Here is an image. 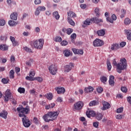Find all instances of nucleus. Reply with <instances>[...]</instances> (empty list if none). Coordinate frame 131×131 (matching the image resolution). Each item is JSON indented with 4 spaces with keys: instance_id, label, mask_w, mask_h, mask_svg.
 <instances>
[{
    "instance_id": "obj_1",
    "label": "nucleus",
    "mask_w": 131,
    "mask_h": 131,
    "mask_svg": "<svg viewBox=\"0 0 131 131\" xmlns=\"http://www.w3.org/2000/svg\"><path fill=\"white\" fill-rule=\"evenodd\" d=\"M120 63H117L115 59L113 60V65L117 67V71L118 73H121L122 70L126 69L127 67V63L125 58L120 59Z\"/></svg>"
},
{
    "instance_id": "obj_2",
    "label": "nucleus",
    "mask_w": 131,
    "mask_h": 131,
    "mask_svg": "<svg viewBox=\"0 0 131 131\" xmlns=\"http://www.w3.org/2000/svg\"><path fill=\"white\" fill-rule=\"evenodd\" d=\"M59 115L58 112H49L43 116V119L45 122H50L56 119Z\"/></svg>"
},
{
    "instance_id": "obj_3",
    "label": "nucleus",
    "mask_w": 131,
    "mask_h": 131,
    "mask_svg": "<svg viewBox=\"0 0 131 131\" xmlns=\"http://www.w3.org/2000/svg\"><path fill=\"white\" fill-rule=\"evenodd\" d=\"M9 100H11V102L13 104V105H16L17 104V101H16V99H14L13 98V96L11 95V92H10V90H7L5 92V96H4V101L5 102H9Z\"/></svg>"
},
{
    "instance_id": "obj_4",
    "label": "nucleus",
    "mask_w": 131,
    "mask_h": 131,
    "mask_svg": "<svg viewBox=\"0 0 131 131\" xmlns=\"http://www.w3.org/2000/svg\"><path fill=\"white\" fill-rule=\"evenodd\" d=\"M94 22V23H96L98 24L100 23V22H103V19L97 18V17H94L93 18H87L83 23V25H82L83 27H85V25H90L92 22Z\"/></svg>"
},
{
    "instance_id": "obj_5",
    "label": "nucleus",
    "mask_w": 131,
    "mask_h": 131,
    "mask_svg": "<svg viewBox=\"0 0 131 131\" xmlns=\"http://www.w3.org/2000/svg\"><path fill=\"white\" fill-rule=\"evenodd\" d=\"M18 116H19V117H23L22 118V122L25 127H29V126L31 125V123H30V120H29L28 117L26 116V115L21 114V113H19Z\"/></svg>"
},
{
    "instance_id": "obj_6",
    "label": "nucleus",
    "mask_w": 131,
    "mask_h": 131,
    "mask_svg": "<svg viewBox=\"0 0 131 131\" xmlns=\"http://www.w3.org/2000/svg\"><path fill=\"white\" fill-rule=\"evenodd\" d=\"M16 110L18 113H21V114H23V115H25V114H29V112H30L29 106H27L26 107H23V106H21L17 107Z\"/></svg>"
},
{
    "instance_id": "obj_7",
    "label": "nucleus",
    "mask_w": 131,
    "mask_h": 131,
    "mask_svg": "<svg viewBox=\"0 0 131 131\" xmlns=\"http://www.w3.org/2000/svg\"><path fill=\"white\" fill-rule=\"evenodd\" d=\"M44 41L43 39H40L34 42V46L36 49L40 50L43 47Z\"/></svg>"
},
{
    "instance_id": "obj_8",
    "label": "nucleus",
    "mask_w": 131,
    "mask_h": 131,
    "mask_svg": "<svg viewBox=\"0 0 131 131\" xmlns=\"http://www.w3.org/2000/svg\"><path fill=\"white\" fill-rule=\"evenodd\" d=\"M83 107V102L82 101H78L74 105L73 109L74 110L79 111L82 109Z\"/></svg>"
},
{
    "instance_id": "obj_9",
    "label": "nucleus",
    "mask_w": 131,
    "mask_h": 131,
    "mask_svg": "<svg viewBox=\"0 0 131 131\" xmlns=\"http://www.w3.org/2000/svg\"><path fill=\"white\" fill-rule=\"evenodd\" d=\"M49 70L52 75H55L57 73V71H58V68L56 66L51 64L49 67Z\"/></svg>"
},
{
    "instance_id": "obj_10",
    "label": "nucleus",
    "mask_w": 131,
    "mask_h": 131,
    "mask_svg": "<svg viewBox=\"0 0 131 131\" xmlns=\"http://www.w3.org/2000/svg\"><path fill=\"white\" fill-rule=\"evenodd\" d=\"M103 45H104V41L98 38L96 39L93 41L94 47H102V46H103Z\"/></svg>"
},
{
    "instance_id": "obj_11",
    "label": "nucleus",
    "mask_w": 131,
    "mask_h": 131,
    "mask_svg": "<svg viewBox=\"0 0 131 131\" xmlns=\"http://www.w3.org/2000/svg\"><path fill=\"white\" fill-rule=\"evenodd\" d=\"M34 75H35V72L31 71L29 73V76H27L26 79L30 81H33V80H35L36 79L35 78H33L34 77Z\"/></svg>"
},
{
    "instance_id": "obj_12",
    "label": "nucleus",
    "mask_w": 131,
    "mask_h": 131,
    "mask_svg": "<svg viewBox=\"0 0 131 131\" xmlns=\"http://www.w3.org/2000/svg\"><path fill=\"white\" fill-rule=\"evenodd\" d=\"M44 11H46V7L38 6L35 12V16H38L40 13V12H44Z\"/></svg>"
},
{
    "instance_id": "obj_13",
    "label": "nucleus",
    "mask_w": 131,
    "mask_h": 131,
    "mask_svg": "<svg viewBox=\"0 0 131 131\" xmlns=\"http://www.w3.org/2000/svg\"><path fill=\"white\" fill-rule=\"evenodd\" d=\"M74 67V65L72 62L67 64L64 67V72H69Z\"/></svg>"
},
{
    "instance_id": "obj_14",
    "label": "nucleus",
    "mask_w": 131,
    "mask_h": 131,
    "mask_svg": "<svg viewBox=\"0 0 131 131\" xmlns=\"http://www.w3.org/2000/svg\"><path fill=\"white\" fill-rule=\"evenodd\" d=\"M102 105H103V107H101V110H103V111L107 110V109H109L111 107L110 103L106 101H103L102 102Z\"/></svg>"
},
{
    "instance_id": "obj_15",
    "label": "nucleus",
    "mask_w": 131,
    "mask_h": 131,
    "mask_svg": "<svg viewBox=\"0 0 131 131\" xmlns=\"http://www.w3.org/2000/svg\"><path fill=\"white\" fill-rule=\"evenodd\" d=\"M55 90L58 95H60V94H64L65 93V88L63 87H58L55 88Z\"/></svg>"
},
{
    "instance_id": "obj_16",
    "label": "nucleus",
    "mask_w": 131,
    "mask_h": 131,
    "mask_svg": "<svg viewBox=\"0 0 131 131\" xmlns=\"http://www.w3.org/2000/svg\"><path fill=\"white\" fill-rule=\"evenodd\" d=\"M73 53H74L76 55H83V50H79V49H76L75 48H73L72 49Z\"/></svg>"
},
{
    "instance_id": "obj_17",
    "label": "nucleus",
    "mask_w": 131,
    "mask_h": 131,
    "mask_svg": "<svg viewBox=\"0 0 131 131\" xmlns=\"http://www.w3.org/2000/svg\"><path fill=\"white\" fill-rule=\"evenodd\" d=\"M86 115L87 117L90 118L91 116L94 117L95 115H96V113L94 111H88L86 112Z\"/></svg>"
},
{
    "instance_id": "obj_18",
    "label": "nucleus",
    "mask_w": 131,
    "mask_h": 131,
    "mask_svg": "<svg viewBox=\"0 0 131 131\" xmlns=\"http://www.w3.org/2000/svg\"><path fill=\"white\" fill-rule=\"evenodd\" d=\"M63 54L64 55L65 57H69L70 56H72V52L71 51L68 49H66L63 51Z\"/></svg>"
},
{
    "instance_id": "obj_19",
    "label": "nucleus",
    "mask_w": 131,
    "mask_h": 131,
    "mask_svg": "<svg viewBox=\"0 0 131 131\" xmlns=\"http://www.w3.org/2000/svg\"><path fill=\"white\" fill-rule=\"evenodd\" d=\"M125 34L127 35V39L128 40H131V30H124Z\"/></svg>"
},
{
    "instance_id": "obj_20",
    "label": "nucleus",
    "mask_w": 131,
    "mask_h": 131,
    "mask_svg": "<svg viewBox=\"0 0 131 131\" xmlns=\"http://www.w3.org/2000/svg\"><path fill=\"white\" fill-rule=\"evenodd\" d=\"M0 117L4 119H7L8 117V112L4 111L2 113H0Z\"/></svg>"
},
{
    "instance_id": "obj_21",
    "label": "nucleus",
    "mask_w": 131,
    "mask_h": 131,
    "mask_svg": "<svg viewBox=\"0 0 131 131\" xmlns=\"http://www.w3.org/2000/svg\"><path fill=\"white\" fill-rule=\"evenodd\" d=\"M105 32L104 29H101L97 31V34L98 36H104L105 35Z\"/></svg>"
},
{
    "instance_id": "obj_22",
    "label": "nucleus",
    "mask_w": 131,
    "mask_h": 131,
    "mask_svg": "<svg viewBox=\"0 0 131 131\" xmlns=\"http://www.w3.org/2000/svg\"><path fill=\"white\" fill-rule=\"evenodd\" d=\"M10 18L12 20H17V18H18V14L16 12H13L10 15Z\"/></svg>"
},
{
    "instance_id": "obj_23",
    "label": "nucleus",
    "mask_w": 131,
    "mask_h": 131,
    "mask_svg": "<svg viewBox=\"0 0 131 131\" xmlns=\"http://www.w3.org/2000/svg\"><path fill=\"white\" fill-rule=\"evenodd\" d=\"M118 49H119V45L117 43L113 44V45H112L111 48V50H112V51H114V50L116 51V50H118Z\"/></svg>"
},
{
    "instance_id": "obj_24",
    "label": "nucleus",
    "mask_w": 131,
    "mask_h": 131,
    "mask_svg": "<svg viewBox=\"0 0 131 131\" xmlns=\"http://www.w3.org/2000/svg\"><path fill=\"white\" fill-rule=\"evenodd\" d=\"M68 16L69 18H75V17H76V15L73 11L68 12Z\"/></svg>"
},
{
    "instance_id": "obj_25",
    "label": "nucleus",
    "mask_w": 131,
    "mask_h": 131,
    "mask_svg": "<svg viewBox=\"0 0 131 131\" xmlns=\"http://www.w3.org/2000/svg\"><path fill=\"white\" fill-rule=\"evenodd\" d=\"M53 16L54 18H55L56 20H59V19H60V15H59L58 11L54 12Z\"/></svg>"
},
{
    "instance_id": "obj_26",
    "label": "nucleus",
    "mask_w": 131,
    "mask_h": 131,
    "mask_svg": "<svg viewBox=\"0 0 131 131\" xmlns=\"http://www.w3.org/2000/svg\"><path fill=\"white\" fill-rule=\"evenodd\" d=\"M97 105H99V101L96 100L92 101L89 103L90 106H97Z\"/></svg>"
},
{
    "instance_id": "obj_27",
    "label": "nucleus",
    "mask_w": 131,
    "mask_h": 131,
    "mask_svg": "<svg viewBox=\"0 0 131 131\" xmlns=\"http://www.w3.org/2000/svg\"><path fill=\"white\" fill-rule=\"evenodd\" d=\"M8 24L11 27L16 26L18 24V22L10 20L8 21Z\"/></svg>"
},
{
    "instance_id": "obj_28",
    "label": "nucleus",
    "mask_w": 131,
    "mask_h": 131,
    "mask_svg": "<svg viewBox=\"0 0 131 131\" xmlns=\"http://www.w3.org/2000/svg\"><path fill=\"white\" fill-rule=\"evenodd\" d=\"M96 118L97 119V120H101L102 118H103V115H102L100 113H98L96 115Z\"/></svg>"
},
{
    "instance_id": "obj_29",
    "label": "nucleus",
    "mask_w": 131,
    "mask_h": 131,
    "mask_svg": "<svg viewBox=\"0 0 131 131\" xmlns=\"http://www.w3.org/2000/svg\"><path fill=\"white\" fill-rule=\"evenodd\" d=\"M0 50L2 51H8V46L6 45H0Z\"/></svg>"
},
{
    "instance_id": "obj_30",
    "label": "nucleus",
    "mask_w": 131,
    "mask_h": 131,
    "mask_svg": "<svg viewBox=\"0 0 131 131\" xmlns=\"http://www.w3.org/2000/svg\"><path fill=\"white\" fill-rule=\"evenodd\" d=\"M68 20L69 23L70 24V25H72V26H74V25H75V23L71 18L68 17Z\"/></svg>"
},
{
    "instance_id": "obj_31",
    "label": "nucleus",
    "mask_w": 131,
    "mask_h": 131,
    "mask_svg": "<svg viewBox=\"0 0 131 131\" xmlns=\"http://www.w3.org/2000/svg\"><path fill=\"white\" fill-rule=\"evenodd\" d=\"M106 65L108 71H111V68H112V66H111V62H110V61H107Z\"/></svg>"
},
{
    "instance_id": "obj_32",
    "label": "nucleus",
    "mask_w": 131,
    "mask_h": 131,
    "mask_svg": "<svg viewBox=\"0 0 131 131\" xmlns=\"http://www.w3.org/2000/svg\"><path fill=\"white\" fill-rule=\"evenodd\" d=\"M100 80L101 82L105 83V82H107L108 79L105 76H103L100 78Z\"/></svg>"
},
{
    "instance_id": "obj_33",
    "label": "nucleus",
    "mask_w": 131,
    "mask_h": 131,
    "mask_svg": "<svg viewBox=\"0 0 131 131\" xmlns=\"http://www.w3.org/2000/svg\"><path fill=\"white\" fill-rule=\"evenodd\" d=\"M76 38V33H73L71 35V41L73 42V43H74V39Z\"/></svg>"
},
{
    "instance_id": "obj_34",
    "label": "nucleus",
    "mask_w": 131,
    "mask_h": 131,
    "mask_svg": "<svg viewBox=\"0 0 131 131\" xmlns=\"http://www.w3.org/2000/svg\"><path fill=\"white\" fill-rule=\"evenodd\" d=\"M95 13H96V16L97 17H100V9L98 8H96L95 9Z\"/></svg>"
},
{
    "instance_id": "obj_35",
    "label": "nucleus",
    "mask_w": 131,
    "mask_h": 131,
    "mask_svg": "<svg viewBox=\"0 0 131 131\" xmlns=\"http://www.w3.org/2000/svg\"><path fill=\"white\" fill-rule=\"evenodd\" d=\"M121 12L122 13L121 15H120L121 18H124V16L126 14V10H124V9H122L121 10Z\"/></svg>"
},
{
    "instance_id": "obj_36",
    "label": "nucleus",
    "mask_w": 131,
    "mask_h": 131,
    "mask_svg": "<svg viewBox=\"0 0 131 131\" xmlns=\"http://www.w3.org/2000/svg\"><path fill=\"white\" fill-rule=\"evenodd\" d=\"M18 93H20V94H25V89L20 87L18 89Z\"/></svg>"
},
{
    "instance_id": "obj_37",
    "label": "nucleus",
    "mask_w": 131,
    "mask_h": 131,
    "mask_svg": "<svg viewBox=\"0 0 131 131\" xmlns=\"http://www.w3.org/2000/svg\"><path fill=\"white\" fill-rule=\"evenodd\" d=\"M14 74H15V72H14V70H11L10 72V78H14V77H15Z\"/></svg>"
},
{
    "instance_id": "obj_38",
    "label": "nucleus",
    "mask_w": 131,
    "mask_h": 131,
    "mask_svg": "<svg viewBox=\"0 0 131 131\" xmlns=\"http://www.w3.org/2000/svg\"><path fill=\"white\" fill-rule=\"evenodd\" d=\"M46 98L48 99V100H52V99H53V94L50 93L49 94H47V96H46Z\"/></svg>"
},
{
    "instance_id": "obj_39",
    "label": "nucleus",
    "mask_w": 131,
    "mask_h": 131,
    "mask_svg": "<svg viewBox=\"0 0 131 131\" xmlns=\"http://www.w3.org/2000/svg\"><path fill=\"white\" fill-rule=\"evenodd\" d=\"M66 32L68 35H70V34L73 32V29L71 28H68L66 30Z\"/></svg>"
},
{
    "instance_id": "obj_40",
    "label": "nucleus",
    "mask_w": 131,
    "mask_h": 131,
    "mask_svg": "<svg viewBox=\"0 0 131 131\" xmlns=\"http://www.w3.org/2000/svg\"><path fill=\"white\" fill-rule=\"evenodd\" d=\"M124 24L125 25H128V24H130V19L128 18L125 19Z\"/></svg>"
},
{
    "instance_id": "obj_41",
    "label": "nucleus",
    "mask_w": 131,
    "mask_h": 131,
    "mask_svg": "<svg viewBox=\"0 0 131 131\" xmlns=\"http://www.w3.org/2000/svg\"><path fill=\"white\" fill-rule=\"evenodd\" d=\"M55 41L60 42V41H62V38L61 37H56L55 38Z\"/></svg>"
},
{
    "instance_id": "obj_42",
    "label": "nucleus",
    "mask_w": 131,
    "mask_h": 131,
    "mask_svg": "<svg viewBox=\"0 0 131 131\" xmlns=\"http://www.w3.org/2000/svg\"><path fill=\"white\" fill-rule=\"evenodd\" d=\"M121 91L123 92V93H127V88L125 86H122L121 88Z\"/></svg>"
},
{
    "instance_id": "obj_43",
    "label": "nucleus",
    "mask_w": 131,
    "mask_h": 131,
    "mask_svg": "<svg viewBox=\"0 0 131 131\" xmlns=\"http://www.w3.org/2000/svg\"><path fill=\"white\" fill-rule=\"evenodd\" d=\"M97 93H99V94H101L103 92V88L102 87H98L97 89Z\"/></svg>"
},
{
    "instance_id": "obj_44",
    "label": "nucleus",
    "mask_w": 131,
    "mask_h": 131,
    "mask_svg": "<svg viewBox=\"0 0 131 131\" xmlns=\"http://www.w3.org/2000/svg\"><path fill=\"white\" fill-rule=\"evenodd\" d=\"M24 50H25L26 52H28V53H32V51L27 47H24Z\"/></svg>"
},
{
    "instance_id": "obj_45",
    "label": "nucleus",
    "mask_w": 131,
    "mask_h": 131,
    "mask_svg": "<svg viewBox=\"0 0 131 131\" xmlns=\"http://www.w3.org/2000/svg\"><path fill=\"white\" fill-rule=\"evenodd\" d=\"M6 24L5 19H0V26H4Z\"/></svg>"
},
{
    "instance_id": "obj_46",
    "label": "nucleus",
    "mask_w": 131,
    "mask_h": 131,
    "mask_svg": "<svg viewBox=\"0 0 131 131\" xmlns=\"http://www.w3.org/2000/svg\"><path fill=\"white\" fill-rule=\"evenodd\" d=\"M29 93L31 95H35V94H36V91H35V89H33L32 90H31L29 91Z\"/></svg>"
},
{
    "instance_id": "obj_47",
    "label": "nucleus",
    "mask_w": 131,
    "mask_h": 131,
    "mask_svg": "<svg viewBox=\"0 0 131 131\" xmlns=\"http://www.w3.org/2000/svg\"><path fill=\"white\" fill-rule=\"evenodd\" d=\"M61 46H67L68 45V42L66 40H62L61 42Z\"/></svg>"
},
{
    "instance_id": "obj_48",
    "label": "nucleus",
    "mask_w": 131,
    "mask_h": 131,
    "mask_svg": "<svg viewBox=\"0 0 131 131\" xmlns=\"http://www.w3.org/2000/svg\"><path fill=\"white\" fill-rule=\"evenodd\" d=\"M123 111V107H120L117 110V113H121Z\"/></svg>"
},
{
    "instance_id": "obj_49",
    "label": "nucleus",
    "mask_w": 131,
    "mask_h": 131,
    "mask_svg": "<svg viewBox=\"0 0 131 131\" xmlns=\"http://www.w3.org/2000/svg\"><path fill=\"white\" fill-rule=\"evenodd\" d=\"M114 83H115V82L114 80H109V84L111 85V86H114Z\"/></svg>"
},
{
    "instance_id": "obj_50",
    "label": "nucleus",
    "mask_w": 131,
    "mask_h": 131,
    "mask_svg": "<svg viewBox=\"0 0 131 131\" xmlns=\"http://www.w3.org/2000/svg\"><path fill=\"white\" fill-rule=\"evenodd\" d=\"M106 21L107 22H110V23H114V21L113 20V19L109 17H106Z\"/></svg>"
},
{
    "instance_id": "obj_51",
    "label": "nucleus",
    "mask_w": 131,
    "mask_h": 131,
    "mask_svg": "<svg viewBox=\"0 0 131 131\" xmlns=\"http://www.w3.org/2000/svg\"><path fill=\"white\" fill-rule=\"evenodd\" d=\"M93 126H94V127H96V128H98V127L99 126V122H94Z\"/></svg>"
},
{
    "instance_id": "obj_52",
    "label": "nucleus",
    "mask_w": 131,
    "mask_h": 131,
    "mask_svg": "<svg viewBox=\"0 0 131 131\" xmlns=\"http://www.w3.org/2000/svg\"><path fill=\"white\" fill-rule=\"evenodd\" d=\"M2 82H3V83L6 84L8 83V82H9V81L6 78H3L2 79Z\"/></svg>"
},
{
    "instance_id": "obj_53",
    "label": "nucleus",
    "mask_w": 131,
    "mask_h": 131,
    "mask_svg": "<svg viewBox=\"0 0 131 131\" xmlns=\"http://www.w3.org/2000/svg\"><path fill=\"white\" fill-rule=\"evenodd\" d=\"M112 18L113 21H116V20L117 19V16H116V15L114 14L112 15Z\"/></svg>"
},
{
    "instance_id": "obj_54",
    "label": "nucleus",
    "mask_w": 131,
    "mask_h": 131,
    "mask_svg": "<svg viewBox=\"0 0 131 131\" xmlns=\"http://www.w3.org/2000/svg\"><path fill=\"white\" fill-rule=\"evenodd\" d=\"M35 5H39L41 4V1L40 0H35L34 1Z\"/></svg>"
},
{
    "instance_id": "obj_55",
    "label": "nucleus",
    "mask_w": 131,
    "mask_h": 131,
    "mask_svg": "<svg viewBox=\"0 0 131 131\" xmlns=\"http://www.w3.org/2000/svg\"><path fill=\"white\" fill-rule=\"evenodd\" d=\"M12 45L13 47H16V46H19V43L17 41H16L15 40V41L12 42Z\"/></svg>"
},
{
    "instance_id": "obj_56",
    "label": "nucleus",
    "mask_w": 131,
    "mask_h": 131,
    "mask_svg": "<svg viewBox=\"0 0 131 131\" xmlns=\"http://www.w3.org/2000/svg\"><path fill=\"white\" fill-rule=\"evenodd\" d=\"M125 45H126V42L123 41L120 43V46L121 48H123V47H125Z\"/></svg>"
},
{
    "instance_id": "obj_57",
    "label": "nucleus",
    "mask_w": 131,
    "mask_h": 131,
    "mask_svg": "<svg viewBox=\"0 0 131 131\" xmlns=\"http://www.w3.org/2000/svg\"><path fill=\"white\" fill-rule=\"evenodd\" d=\"M117 119H121L122 118V115L118 114L116 116Z\"/></svg>"
},
{
    "instance_id": "obj_58",
    "label": "nucleus",
    "mask_w": 131,
    "mask_h": 131,
    "mask_svg": "<svg viewBox=\"0 0 131 131\" xmlns=\"http://www.w3.org/2000/svg\"><path fill=\"white\" fill-rule=\"evenodd\" d=\"M89 91H90V90L89 89V87L85 88L84 90V93H86V94H89V93H90Z\"/></svg>"
},
{
    "instance_id": "obj_59",
    "label": "nucleus",
    "mask_w": 131,
    "mask_h": 131,
    "mask_svg": "<svg viewBox=\"0 0 131 131\" xmlns=\"http://www.w3.org/2000/svg\"><path fill=\"white\" fill-rule=\"evenodd\" d=\"M34 31L37 33L40 32V29L39 27H36L35 28Z\"/></svg>"
},
{
    "instance_id": "obj_60",
    "label": "nucleus",
    "mask_w": 131,
    "mask_h": 131,
    "mask_svg": "<svg viewBox=\"0 0 131 131\" xmlns=\"http://www.w3.org/2000/svg\"><path fill=\"white\" fill-rule=\"evenodd\" d=\"M15 69L16 73L18 74L19 72H20V68L15 67Z\"/></svg>"
},
{
    "instance_id": "obj_61",
    "label": "nucleus",
    "mask_w": 131,
    "mask_h": 131,
    "mask_svg": "<svg viewBox=\"0 0 131 131\" xmlns=\"http://www.w3.org/2000/svg\"><path fill=\"white\" fill-rule=\"evenodd\" d=\"M75 102V98H70L69 99V102L70 103H74Z\"/></svg>"
},
{
    "instance_id": "obj_62",
    "label": "nucleus",
    "mask_w": 131,
    "mask_h": 131,
    "mask_svg": "<svg viewBox=\"0 0 131 131\" xmlns=\"http://www.w3.org/2000/svg\"><path fill=\"white\" fill-rule=\"evenodd\" d=\"M127 101L129 104H131V97L128 96L127 97Z\"/></svg>"
},
{
    "instance_id": "obj_63",
    "label": "nucleus",
    "mask_w": 131,
    "mask_h": 131,
    "mask_svg": "<svg viewBox=\"0 0 131 131\" xmlns=\"http://www.w3.org/2000/svg\"><path fill=\"white\" fill-rule=\"evenodd\" d=\"M29 32H24L23 33V35H24V36H28V35H29Z\"/></svg>"
},
{
    "instance_id": "obj_64",
    "label": "nucleus",
    "mask_w": 131,
    "mask_h": 131,
    "mask_svg": "<svg viewBox=\"0 0 131 131\" xmlns=\"http://www.w3.org/2000/svg\"><path fill=\"white\" fill-rule=\"evenodd\" d=\"M79 120H80V121H85V118H84V117H80Z\"/></svg>"
}]
</instances>
